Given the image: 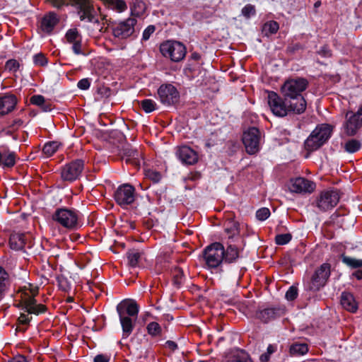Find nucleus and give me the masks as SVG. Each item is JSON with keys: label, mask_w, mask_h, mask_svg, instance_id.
<instances>
[{"label": "nucleus", "mask_w": 362, "mask_h": 362, "mask_svg": "<svg viewBox=\"0 0 362 362\" xmlns=\"http://www.w3.org/2000/svg\"><path fill=\"white\" fill-rule=\"evenodd\" d=\"M38 293V288L33 286L31 284L19 288L17 292V298H19L18 307L23 311L18 318V326L16 331L25 332L26 327L24 325H28L33 317L30 315H38L45 313L47 308L45 305L37 303L35 296Z\"/></svg>", "instance_id": "f257e3e1"}, {"label": "nucleus", "mask_w": 362, "mask_h": 362, "mask_svg": "<svg viewBox=\"0 0 362 362\" xmlns=\"http://www.w3.org/2000/svg\"><path fill=\"white\" fill-rule=\"evenodd\" d=\"M308 81L304 78H294L288 79L281 88L282 96L291 100L300 110L305 112L306 101L302 93L307 88Z\"/></svg>", "instance_id": "f03ea898"}, {"label": "nucleus", "mask_w": 362, "mask_h": 362, "mask_svg": "<svg viewBox=\"0 0 362 362\" xmlns=\"http://www.w3.org/2000/svg\"><path fill=\"white\" fill-rule=\"evenodd\" d=\"M267 100L272 112L276 117H284L291 114L300 115L304 112L293 105L291 100L274 91L269 92Z\"/></svg>", "instance_id": "7ed1b4c3"}, {"label": "nucleus", "mask_w": 362, "mask_h": 362, "mask_svg": "<svg viewBox=\"0 0 362 362\" xmlns=\"http://www.w3.org/2000/svg\"><path fill=\"white\" fill-rule=\"evenodd\" d=\"M52 219L69 230H76L81 226L80 223V213L73 208H57L52 214Z\"/></svg>", "instance_id": "20e7f679"}, {"label": "nucleus", "mask_w": 362, "mask_h": 362, "mask_svg": "<svg viewBox=\"0 0 362 362\" xmlns=\"http://www.w3.org/2000/svg\"><path fill=\"white\" fill-rule=\"evenodd\" d=\"M332 131V127L329 124L317 126L305 142L306 149L310 151L318 149L329 139Z\"/></svg>", "instance_id": "39448f33"}, {"label": "nucleus", "mask_w": 362, "mask_h": 362, "mask_svg": "<svg viewBox=\"0 0 362 362\" xmlns=\"http://www.w3.org/2000/svg\"><path fill=\"white\" fill-rule=\"evenodd\" d=\"M330 276V264H322L317 268L310 279L304 281L305 289L316 292L322 288L327 283Z\"/></svg>", "instance_id": "423d86ee"}, {"label": "nucleus", "mask_w": 362, "mask_h": 362, "mask_svg": "<svg viewBox=\"0 0 362 362\" xmlns=\"http://www.w3.org/2000/svg\"><path fill=\"white\" fill-rule=\"evenodd\" d=\"M160 51L163 57L175 62L182 61L187 52L185 46L177 41H166L162 43Z\"/></svg>", "instance_id": "0eeeda50"}, {"label": "nucleus", "mask_w": 362, "mask_h": 362, "mask_svg": "<svg viewBox=\"0 0 362 362\" xmlns=\"http://www.w3.org/2000/svg\"><path fill=\"white\" fill-rule=\"evenodd\" d=\"M204 259L209 268H217L223 262L224 247L220 243H214L204 251Z\"/></svg>", "instance_id": "6e6552de"}, {"label": "nucleus", "mask_w": 362, "mask_h": 362, "mask_svg": "<svg viewBox=\"0 0 362 362\" xmlns=\"http://www.w3.org/2000/svg\"><path fill=\"white\" fill-rule=\"evenodd\" d=\"M72 5L76 8L77 14L81 21L98 23L96 11L90 0H71Z\"/></svg>", "instance_id": "1a4fd4ad"}, {"label": "nucleus", "mask_w": 362, "mask_h": 362, "mask_svg": "<svg viewBox=\"0 0 362 362\" xmlns=\"http://www.w3.org/2000/svg\"><path fill=\"white\" fill-rule=\"evenodd\" d=\"M340 199L337 190H325L316 198L315 206L321 211H329L337 206Z\"/></svg>", "instance_id": "9d476101"}, {"label": "nucleus", "mask_w": 362, "mask_h": 362, "mask_svg": "<svg viewBox=\"0 0 362 362\" xmlns=\"http://www.w3.org/2000/svg\"><path fill=\"white\" fill-rule=\"evenodd\" d=\"M158 95L160 103L166 106L175 105L180 99L177 88L170 83L161 85L158 89Z\"/></svg>", "instance_id": "9b49d317"}, {"label": "nucleus", "mask_w": 362, "mask_h": 362, "mask_svg": "<svg viewBox=\"0 0 362 362\" xmlns=\"http://www.w3.org/2000/svg\"><path fill=\"white\" fill-rule=\"evenodd\" d=\"M243 142L249 154H255L259 150L260 132L256 127L249 128L243 133Z\"/></svg>", "instance_id": "f8f14e48"}, {"label": "nucleus", "mask_w": 362, "mask_h": 362, "mask_svg": "<svg viewBox=\"0 0 362 362\" xmlns=\"http://www.w3.org/2000/svg\"><path fill=\"white\" fill-rule=\"evenodd\" d=\"M345 132L349 136H354L362 127V105L356 112H348L344 123Z\"/></svg>", "instance_id": "ddd939ff"}, {"label": "nucleus", "mask_w": 362, "mask_h": 362, "mask_svg": "<svg viewBox=\"0 0 362 362\" xmlns=\"http://www.w3.org/2000/svg\"><path fill=\"white\" fill-rule=\"evenodd\" d=\"M84 168L83 160L77 159L65 165L61 171V176L63 180L72 182L78 179Z\"/></svg>", "instance_id": "4468645a"}, {"label": "nucleus", "mask_w": 362, "mask_h": 362, "mask_svg": "<svg viewBox=\"0 0 362 362\" xmlns=\"http://www.w3.org/2000/svg\"><path fill=\"white\" fill-rule=\"evenodd\" d=\"M115 202L121 206L132 204L135 200V189L129 184L119 186L115 192Z\"/></svg>", "instance_id": "2eb2a0df"}, {"label": "nucleus", "mask_w": 362, "mask_h": 362, "mask_svg": "<svg viewBox=\"0 0 362 362\" xmlns=\"http://www.w3.org/2000/svg\"><path fill=\"white\" fill-rule=\"evenodd\" d=\"M136 19L129 18L115 25L112 28V34L115 37L125 39L134 33Z\"/></svg>", "instance_id": "dca6fc26"}, {"label": "nucleus", "mask_w": 362, "mask_h": 362, "mask_svg": "<svg viewBox=\"0 0 362 362\" xmlns=\"http://www.w3.org/2000/svg\"><path fill=\"white\" fill-rule=\"evenodd\" d=\"M289 189L295 193H311L315 188V184L304 177L291 179L289 182Z\"/></svg>", "instance_id": "f3484780"}, {"label": "nucleus", "mask_w": 362, "mask_h": 362, "mask_svg": "<svg viewBox=\"0 0 362 362\" xmlns=\"http://www.w3.org/2000/svg\"><path fill=\"white\" fill-rule=\"evenodd\" d=\"M175 154L183 164L192 165L198 160L197 152L187 146L177 148Z\"/></svg>", "instance_id": "a211bd4d"}, {"label": "nucleus", "mask_w": 362, "mask_h": 362, "mask_svg": "<svg viewBox=\"0 0 362 362\" xmlns=\"http://www.w3.org/2000/svg\"><path fill=\"white\" fill-rule=\"evenodd\" d=\"M341 259L343 264L352 269H356L352 273V276L358 280L362 279V259H357L355 257L342 255Z\"/></svg>", "instance_id": "6ab92c4d"}, {"label": "nucleus", "mask_w": 362, "mask_h": 362, "mask_svg": "<svg viewBox=\"0 0 362 362\" xmlns=\"http://www.w3.org/2000/svg\"><path fill=\"white\" fill-rule=\"evenodd\" d=\"M117 311L118 315L121 313L122 315H127L129 317H136L139 313V305L134 300H125L117 305Z\"/></svg>", "instance_id": "aec40b11"}, {"label": "nucleus", "mask_w": 362, "mask_h": 362, "mask_svg": "<svg viewBox=\"0 0 362 362\" xmlns=\"http://www.w3.org/2000/svg\"><path fill=\"white\" fill-rule=\"evenodd\" d=\"M284 314V310L280 308H267L259 310L257 314V317L264 323L280 317Z\"/></svg>", "instance_id": "412c9836"}, {"label": "nucleus", "mask_w": 362, "mask_h": 362, "mask_svg": "<svg viewBox=\"0 0 362 362\" xmlns=\"http://www.w3.org/2000/svg\"><path fill=\"white\" fill-rule=\"evenodd\" d=\"M17 104V98L14 95H4L0 96V115H6L11 112Z\"/></svg>", "instance_id": "4be33fe9"}, {"label": "nucleus", "mask_w": 362, "mask_h": 362, "mask_svg": "<svg viewBox=\"0 0 362 362\" xmlns=\"http://www.w3.org/2000/svg\"><path fill=\"white\" fill-rule=\"evenodd\" d=\"M127 258L128 265L132 268L141 267L142 265V260L146 259L144 251L137 249L129 250L127 252Z\"/></svg>", "instance_id": "5701e85b"}, {"label": "nucleus", "mask_w": 362, "mask_h": 362, "mask_svg": "<svg viewBox=\"0 0 362 362\" xmlns=\"http://www.w3.org/2000/svg\"><path fill=\"white\" fill-rule=\"evenodd\" d=\"M341 305L347 311L356 313L358 305L352 293L343 292L341 295Z\"/></svg>", "instance_id": "b1692460"}, {"label": "nucleus", "mask_w": 362, "mask_h": 362, "mask_svg": "<svg viewBox=\"0 0 362 362\" xmlns=\"http://www.w3.org/2000/svg\"><path fill=\"white\" fill-rule=\"evenodd\" d=\"M28 235L25 233H13L9 238L10 247L14 250H21L26 245Z\"/></svg>", "instance_id": "393cba45"}, {"label": "nucleus", "mask_w": 362, "mask_h": 362, "mask_svg": "<svg viewBox=\"0 0 362 362\" xmlns=\"http://www.w3.org/2000/svg\"><path fill=\"white\" fill-rule=\"evenodd\" d=\"M57 23V16L53 13H49L42 18L40 28L43 32L50 33Z\"/></svg>", "instance_id": "a878e982"}, {"label": "nucleus", "mask_w": 362, "mask_h": 362, "mask_svg": "<svg viewBox=\"0 0 362 362\" xmlns=\"http://www.w3.org/2000/svg\"><path fill=\"white\" fill-rule=\"evenodd\" d=\"M123 154L126 163H130L137 167L140 165L141 153L136 149L126 147L123 149Z\"/></svg>", "instance_id": "bb28decb"}, {"label": "nucleus", "mask_w": 362, "mask_h": 362, "mask_svg": "<svg viewBox=\"0 0 362 362\" xmlns=\"http://www.w3.org/2000/svg\"><path fill=\"white\" fill-rule=\"evenodd\" d=\"M119 321L122 328L123 338L128 337L132 332L134 325L131 317L127 315H119Z\"/></svg>", "instance_id": "cd10ccee"}, {"label": "nucleus", "mask_w": 362, "mask_h": 362, "mask_svg": "<svg viewBox=\"0 0 362 362\" xmlns=\"http://www.w3.org/2000/svg\"><path fill=\"white\" fill-rule=\"evenodd\" d=\"M239 257L240 250L236 245L229 244L227 249L226 250H224V262H235Z\"/></svg>", "instance_id": "c85d7f7f"}, {"label": "nucleus", "mask_w": 362, "mask_h": 362, "mask_svg": "<svg viewBox=\"0 0 362 362\" xmlns=\"http://www.w3.org/2000/svg\"><path fill=\"white\" fill-rule=\"evenodd\" d=\"M11 284L10 278L6 271L0 267V300L5 295Z\"/></svg>", "instance_id": "c756f323"}, {"label": "nucleus", "mask_w": 362, "mask_h": 362, "mask_svg": "<svg viewBox=\"0 0 362 362\" xmlns=\"http://www.w3.org/2000/svg\"><path fill=\"white\" fill-rule=\"evenodd\" d=\"M308 346L306 343L293 342L290 345L289 353L293 356H300L307 354Z\"/></svg>", "instance_id": "7c9ffc66"}, {"label": "nucleus", "mask_w": 362, "mask_h": 362, "mask_svg": "<svg viewBox=\"0 0 362 362\" xmlns=\"http://www.w3.org/2000/svg\"><path fill=\"white\" fill-rule=\"evenodd\" d=\"M1 153L3 168H11L16 164V155L15 152L6 150Z\"/></svg>", "instance_id": "2f4dec72"}, {"label": "nucleus", "mask_w": 362, "mask_h": 362, "mask_svg": "<svg viewBox=\"0 0 362 362\" xmlns=\"http://www.w3.org/2000/svg\"><path fill=\"white\" fill-rule=\"evenodd\" d=\"M239 224L233 220H229L225 226V231L229 239H232L239 234Z\"/></svg>", "instance_id": "473e14b6"}, {"label": "nucleus", "mask_w": 362, "mask_h": 362, "mask_svg": "<svg viewBox=\"0 0 362 362\" xmlns=\"http://www.w3.org/2000/svg\"><path fill=\"white\" fill-rule=\"evenodd\" d=\"M279 28V24L274 21H270L265 23L262 26V33L265 36H269L270 35L275 34Z\"/></svg>", "instance_id": "72a5a7b5"}, {"label": "nucleus", "mask_w": 362, "mask_h": 362, "mask_svg": "<svg viewBox=\"0 0 362 362\" xmlns=\"http://www.w3.org/2000/svg\"><path fill=\"white\" fill-rule=\"evenodd\" d=\"M146 10V4L141 0H134L131 6V12L133 16H140Z\"/></svg>", "instance_id": "f704fd0d"}, {"label": "nucleus", "mask_w": 362, "mask_h": 362, "mask_svg": "<svg viewBox=\"0 0 362 362\" xmlns=\"http://www.w3.org/2000/svg\"><path fill=\"white\" fill-rule=\"evenodd\" d=\"M361 142L354 139L348 140L344 144V150L349 153H356L361 148Z\"/></svg>", "instance_id": "c9c22d12"}, {"label": "nucleus", "mask_w": 362, "mask_h": 362, "mask_svg": "<svg viewBox=\"0 0 362 362\" xmlns=\"http://www.w3.org/2000/svg\"><path fill=\"white\" fill-rule=\"evenodd\" d=\"M59 147V144L57 141H49L44 145L42 152L47 157H50L58 150Z\"/></svg>", "instance_id": "e433bc0d"}, {"label": "nucleus", "mask_w": 362, "mask_h": 362, "mask_svg": "<svg viewBox=\"0 0 362 362\" xmlns=\"http://www.w3.org/2000/svg\"><path fill=\"white\" fill-rule=\"evenodd\" d=\"M110 6L112 9L119 13L124 11L127 8L126 3L123 0H111Z\"/></svg>", "instance_id": "4c0bfd02"}, {"label": "nucleus", "mask_w": 362, "mask_h": 362, "mask_svg": "<svg viewBox=\"0 0 362 362\" xmlns=\"http://www.w3.org/2000/svg\"><path fill=\"white\" fill-rule=\"evenodd\" d=\"M142 109L147 113L151 112L156 110V103L151 99H145L141 101Z\"/></svg>", "instance_id": "58836bf2"}, {"label": "nucleus", "mask_w": 362, "mask_h": 362, "mask_svg": "<svg viewBox=\"0 0 362 362\" xmlns=\"http://www.w3.org/2000/svg\"><path fill=\"white\" fill-rule=\"evenodd\" d=\"M66 38L70 43L81 40L80 35L76 28L69 29L66 33Z\"/></svg>", "instance_id": "ea45409f"}, {"label": "nucleus", "mask_w": 362, "mask_h": 362, "mask_svg": "<svg viewBox=\"0 0 362 362\" xmlns=\"http://www.w3.org/2000/svg\"><path fill=\"white\" fill-rule=\"evenodd\" d=\"M276 351V346L269 344L267 349V351L263 353L259 356V360L262 362H268L270 359V356Z\"/></svg>", "instance_id": "a19ab883"}, {"label": "nucleus", "mask_w": 362, "mask_h": 362, "mask_svg": "<svg viewBox=\"0 0 362 362\" xmlns=\"http://www.w3.org/2000/svg\"><path fill=\"white\" fill-rule=\"evenodd\" d=\"M292 236L290 233L279 234L275 237V242L277 245H286L291 241Z\"/></svg>", "instance_id": "79ce46f5"}, {"label": "nucleus", "mask_w": 362, "mask_h": 362, "mask_svg": "<svg viewBox=\"0 0 362 362\" xmlns=\"http://www.w3.org/2000/svg\"><path fill=\"white\" fill-rule=\"evenodd\" d=\"M20 67L19 62L16 59H9L6 62L5 69L10 72H16Z\"/></svg>", "instance_id": "37998d69"}, {"label": "nucleus", "mask_w": 362, "mask_h": 362, "mask_svg": "<svg viewBox=\"0 0 362 362\" xmlns=\"http://www.w3.org/2000/svg\"><path fill=\"white\" fill-rule=\"evenodd\" d=\"M243 275V272H242V269L239 270L238 272H235L233 275H230L228 276V281L232 286H238L239 285V282Z\"/></svg>", "instance_id": "c03bdc74"}, {"label": "nucleus", "mask_w": 362, "mask_h": 362, "mask_svg": "<svg viewBox=\"0 0 362 362\" xmlns=\"http://www.w3.org/2000/svg\"><path fill=\"white\" fill-rule=\"evenodd\" d=\"M270 214L269 209L268 208L263 207L257 211L256 217L259 221H263L267 219Z\"/></svg>", "instance_id": "a18cd8bd"}, {"label": "nucleus", "mask_w": 362, "mask_h": 362, "mask_svg": "<svg viewBox=\"0 0 362 362\" xmlns=\"http://www.w3.org/2000/svg\"><path fill=\"white\" fill-rule=\"evenodd\" d=\"M148 333L153 336L158 335L161 331V328L158 323L153 322L147 326Z\"/></svg>", "instance_id": "49530a36"}, {"label": "nucleus", "mask_w": 362, "mask_h": 362, "mask_svg": "<svg viewBox=\"0 0 362 362\" xmlns=\"http://www.w3.org/2000/svg\"><path fill=\"white\" fill-rule=\"evenodd\" d=\"M146 176L154 183L158 182L161 180V174L159 172L153 170L146 171Z\"/></svg>", "instance_id": "de8ad7c7"}, {"label": "nucleus", "mask_w": 362, "mask_h": 362, "mask_svg": "<svg viewBox=\"0 0 362 362\" xmlns=\"http://www.w3.org/2000/svg\"><path fill=\"white\" fill-rule=\"evenodd\" d=\"M242 14L247 18L255 16L256 13L255 7L252 4H247L242 8Z\"/></svg>", "instance_id": "09e8293b"}, {"label": "nucleus", "mask_w": 362, "mask_h": 362, "mask_svg": "<svg viewBox=\"0 0 362 362\" xmlns=\"http://www.w3.org/2000/svg\"><path fill=\"white\" fill-rule=\"evenodd\" d=\"M33 62L35 65L40 66H44L47 64V58L42 53L34 55Z\"/></svg>", "instance_id": "8fccbe9b"}, {"label": "nucleus", "mask_w": 362, "mask_h": 362, "mask_svg": "<svg viewBox=\"0 0 362 362\" xmlns=\"http://www.w3.org/2000/svg\"><path fill=\"white\" fill-rule=\"evenodd\" d=\"M58 283L59 287L62 291L69 292L71 290V284L66 278H59L58 279Z\"/></svg>", "instance_id": "3c124183"}, {"label": "nucleus", "mask_w": 362, "mask_h": 362, "mask_svg": "<svg viewBox=\"0 0 362 362\" xmlns=\"http://www.w3.org/2000/svg\"><path fill=\"white\" fill-rule=\"evenodd\" d=\"M184 276L183 271L180 268H175L173 272V278L175 284L177 286L180 285L182 282Z\"/></svg>", "instance_id": "603ef678"}, {"label": "nucleus", "mask_w": 362, "mask_h": 362, "mask_svg": "<svg viewBox=\"0 0 362 362\" xmlns=\"http://www.w3.org/2000/svg\"><path fill=\"white\" fill-rule=\"evenodd\" d=\"M45 99L41 95H34L30 98V103L33 105L40 107L45 103Z\"/></svg>", "instance_id": "864d4df0"}, {"label": "nucleus", "mask_w": 362, "mask_h": 362, "mask_svg": "<svg viewBox=\"0 0 362 362\" xmlns=\"http://www.w3.org/2000/svg\"><path fill=\"white\" fill-rule=\"evenodd\" d=\"M155 30L156 28L154 25H148L143 32L142 40H148L150 38L151 35L155 32Z\"/></svg>", "instance_id": "5fc2aeb1"}, {"label": "nucleus", "mask_w": 362, "mask_h": 362, "mask_svg": "<svg viewBox=\"0 0 362 362\" xmlns=\"http://www.w3.org/2000/svg\"><path fill=\"white\" fill-rule=\"evenodd\" d=\"M285 296L288 300H293L298 296L297 288L293 286L290 287Z\"/></svg>", "instance_id": "6e6d98bb"}, {"label": "nucleus", "mask_w": 362, "mask_h": 362, "mask_svg": "<svg viewBox=\"0 0 362 362\" xmlns=\"http://www.w3.org/2000/svg\"><path fill=\"white\" fill-rule=\"evenodd\" d=\"M90 86V82L88 78H83L78 82L77 86L81 90H87Z\"/></svg>", "instance_id": "4d7b16f0"}, {"label": "nucleus", "mask_w": 362, "mask_h": 362, "mask_svg": "<svg viewBox=\"0 0 362 362\" xmlns=\"http://www.w3.org/2000/svg\"><path fill=\"white\" fill-rule=\"evenodd\" d=\"M223 362H252L251 358L247 356L235 357L231 360L223 361Z\"/></svg>", "instance_id": "13d9d810"}, {"label": "nucleus", "mask_w": 362, "mask_h": 362, "mask_svg": "<svg viewBox=\"0 0 362 362\" xmlns=\"http://www.w3.org/2000/svg\"><path fill=\"white\" fill-rule=\"evenodd\" d=\"M317 53L324 57H329L331 56V51L330 49L328 48V47L327 45H325L323 47H322L318 51H317Z\"/></svg>", "instance_id": "bf43d9fd"}, {"label": "nucleus", "mask_w": 362, "mask_h": 362, "mask_svg": "<svg viewBox=\"0 0 362 362\" xmlns=\"http://www.w3.org/2000/svg\"><path fill=\"white\" fill-rule=\"evenodd\" d=\"M72 49L76 54H80L81 52V40L72 42Z\"/></svg>", "instance_id": "052dcab7"}, {"label": "nucleus", "mask_w": 362, "mask_h": 362, "mask_svg": "<svg viewBox=\"0 0 362 362\" xmlns=\"http://www.w3.org/2000/svg\"><path fill=\"white\" fill-rule=\"evenodd\" d=\"M109 358L103 354H98L94 358V362H108Z\"/></svg>", "instance_id": "680f3d73"}, {"label": "nucleus", "mask_w": 362, "mask_h": 362, "mask_svg": "<svg viewBox=\"0 0 362 362\" xmlns=\"http://www.w3.org/2000/svg\"><path fill=\"white\" fill-rule=\"evenodd\" d=\"M23 122L21 119H14L12 123L10 125V127H11L13 129H18L23 124Z\"/></svg>", "instance_id": "e2e57ef3"}, {"label": "nucleus", "mask_w": 362, "mask_h": 362, "mask_svg": "<svg viewBox=\"0 0 362 362\" xmlns=\"http://www.w3.org/2000/svg\"><path fill=\"white\" fill-rule=\"evenodd\" d=\"M9 362H28V361L24 356L18 355L12 358Z\"/></svg>", "instance_id": "0e129e2a"}, {"label": "nucleus", "mask_w": 362, "mask_h": 362, "mask_svg": "<svg viewBox=\"0 0 362 362\" xmlns=\"http://www.w3.org/2000/svg\"><path fill=\"white\" fill-rule=\"evenodd\" d=\"M53 6L57 8H60L64 5V1L63 0H54Z\"/></svg>", "instance_id": "69168bd1"}, {"label": "nucleus", "mask_w": 362, "mask_h": 362, "mask_svg": "<svg viewBox=\"0 0 362 362\" xmlns=\"http://www.w3.org/2000/svg\"><path fill=\"white\" fill-rule=\"evenodd\" d=\"M300 48V45L299 44H295L293 45L289 46L287 49L289 52L293 53L296 50H298Z\"/></svg>", "instance_id": "338daca9"}, {"label": "nucleus", "mask_w": 362, "mask_h": 362, "mask_svg": "<svg viewBox=\"0 0 362 362\" xmlns=\"http://www.w3.org/2000/svg\"><path fill=\"white\" fill-rule=\"evenodd\" d=\"M166 345L171 350H175L177 349V346L175 342L173 341H168L166 342Z\"/></svg>", "instance_id": "774afa93"}]
</instances>
